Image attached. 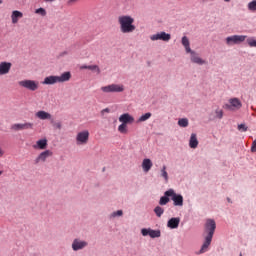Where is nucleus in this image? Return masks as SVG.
<instances>
[{"mask_svg": "<svg viewBox=\"0 0 256 256\" xmlns=\"http://www.w3.org/2000/svg\"><path fill=\"white\" fill-rule=\"evenodd\" d=\"M80 69H89V66H87V65H82V66H80Z\"/></svg>", "mask_w": 256, "mask_h": 256, "instance_id": "nucleus-44", "label": "nucleus"}, {"mask_svg": "<svg viewBox=\"0 0 256 256\" xmlns=\"http://www.w3.org/2000/svg\"><path fill=\"white\" fill-rule=\"evenodd\" d=\"M215 229H217L215 220L208 219L205 223V233H207V235L204 243L201 246L200 253H205V251L209 249V245H211V241H213V235H215Z\"/></svg>", "mask_w": 256, "mask_h": 256, "instance_id": "nucleus-1", "label": "nucleus"}, {"mask_svg": "<svg viewBox=\"0 0 256 256\" xmlns=\"http://www.w3.org/2000/svg\"><path fill=\"white\" fill-rule=\"evenodd\" d=\"M226 3H229V1H231V0H224Z\"/></svg>", "mask_w": 256, "mask_h": 256, "instance_id": "nucleus-50", "label": "nucleus"}, {"mask_svg": "<svg viewBox=\"0 0 256 256\" xmlns=\"http://www.w3.org/2000/svg\"><path fill=\"white\" fill-rule=\"evenodd\" d=\"M239 256H243V254H240Z\"/></svg>", "mask_w": 256, "mask_h": 256, "instance_id": "nucleus-51", "label": "nucleus"}, {"mask_svg": "<svg viewBox=\"0 0 256 256\" xmlns=\"http://www.w3.org/2000/svg\"><path fill=\"white\" fill-rule=\"evenodd\" d=\"M20 87H24V89H28V91H37L39 89V82L35 80H22L18 82Z\"/></svg>", "mask_w": 256, "mask_h": 256, "instance_id": "nucleus-4", "label": "nucleus"}, {"mask_svg": "<svg viewBox=\"0 0 256 256\" xmlns=\"http://www.w3.org/2000/svg\"><path fill=\"white\" fill-rule=\"evenodd\" d=\"M229 104L225 105L226 109H231V107H235L236 109H241V107H243V104H241V100H239V98H231L229 100Z\"/></svg>", "mask_w": 256, "mask_h": 256, "instance_id": "nucleus-15", "label": "nucleus"}, {"mask_svg": "<svg viewBox=\"0 0 256 256\" xmlns=\"http://www.w3.org/2000/svg\"><path fill=\"white\" fill-rule=\"evenodd\" d=\"M77 145H87L89 143V132L87 130L79 132L76 136Z\"/></svg>", "mask_w": 256, "mask_h": 256, "instance_id": "nucleus-7", "label": "nucleus"}, {"mask_svg": "<svg viewBox=\"0 0 256 256\" xmlns=\"http://www.w3.org/2000/svg\"><path fill=\"white\" fill-rule=\"evenodd\" d=\"M45 1V3H53V1H55V0H44Z\"/></svg>", "mask_w": 256, "mask_h": 256, "instance_id": "nucleus-46", "label": "nucleus"}, {"mask_svg": "<svg viewBox=\"0 0 256 256\" xmlns=\"http://www.w3.org/2000/svg\"><path fill=\"white\" fill-rule=\"evenodd\" d=\"M228 203H231V198H227Z\"/></svg>", "mask_w": 256, "mask_h": 256, "instance_id": "nucleus-47", "label": "nucleus"}, {"mask_svg": "<svg viewBox=\"0 0 256 256\" xmlns=\"http://www.w3.org/2000/svg\"><path fill=\"white\" fill-rule=\"evenodd\" d=\"M248 129L249 127L244 123L238 125V131H241V133H245Z\"/></svg>", "mask_w": 256, "mask_h": 256, "instance_id": "nucleus-37", "label": "nucleus"}, {"mask_svg": "<svg viewBox=\"0 0 256 256\" xmlns=\"http://www.w3.org/2000/svg\"><path fill=\"white\" fill-rule=\"evenodd\" d=\"M154 213L156 216L161 217L163 213H165V209H163L161 206H156L154 208Z\"/></svg>", "mask_w": 256, "mask_h": 256, "instance_id": "nucleus-31", "label": "nucleus"}, {"mask_svg": "<svg viewBox=\"0 0 256 256\" xmlns=\"http://www.w3.org/2000/svg\"><path fill=\"white\" fill-rule=\"evenodd\" d=\"M190 53V61L195 63L196 65H207V61L203 60V58L199 57V54L193 50Z\"/></svg>", "mask_w": 256, "mask_h": 256, "instance_id": "nucleus-12", "label": "nucleus"}, {"mask_svg": "<svg viewBox=\"0 0 256 256\" xmlns=\"http://www.w3.org/2000/svg\"><path fill=\"white\" fill-rule=\"evenodd\" d=\"M245 39H247V36H245V35H233V36L226 38V44L229 46L239 45V44L243 43V41H245Z\"/></svg>", "mask_w": 256, "mask_h": 256, "instance_id": "nucleus-5", "label": "nucleus"}, {"mask_svg": "<svg viewBox=\"0 0 256 256\" xmlns=\"http://www.w3.org/2000/svg\"><path fill=\"white\" fill-rule=\"evenodd\" d=\"M182 45L185 48L186 53H190L191 51H193L191 49V43L189 42V38L187 36L182 37Z\"/></svg>", "mask_w": 256, "mask_h": 256, "instance_id": "nucleus-26", "label": "nucleus"}, {"mask_svg": "<svg viewBox=\"0 0 256 256\" xmlns=\"http://www.w3.org/2000/svg\"><path fill=\"white\" fill-rule=\"evenodd\" d=\"M111 217L115 218V217H123V210H118L115 211L111 214Z\"/></svg>", "mask_w": 256, "mask_h": 256, "instance_id": "nucleus-38", "label": "nucleus"}, {"mask_svg": "<svg viewBox=\"0 0 256 256\" xmlns=\"http://www.w3.org/2000/svg\"><path fill=\"white\" fill-rule=\"evenodd\" d=\"M11 19H12L13 25L19 23V19H23V12L19 10L12 11Z\"/></svg>", "mask_w": 256, "mask_h": 256, "instance_id": "nucleus-19", "label": "nucleus"}, {"mask_svg": "<svg viewBox=\"0 0 256 256\" xmlns=\"http://www.w3.org/2000/svg\"><path fill=\"white\" fill-rule=\"evenodd\" d=\"M101 91H103V93H123L125 91V87L119 84H111L101 87Z\"/></svg>", "mask_w": 256, "mask_h": 256, "instance_id": "nucleus-3", "label": "nucleus"}, {"mask_svg": "<svg viewBox=\"0 0 256 256\" xmlns=\"http://www.w3.org/2000/svg\"><path fill=\"white\" fill-rule=\"evenodd\" d=\"M36 15H41L42 17H45L47 15V10L45 8H38L35 10Z\"/></svg>", "mask_w": 256, "mask_h": 256, "instance_id": "nucleus-33", "label": "nucleus"}, {"mask_svg": "<svg viewBox=\"0 0 256 256\" xmlns=\"http://www.w3.org/2000/svg\"><path fill=\"white\" fill-rule=\"evenodd\" d=\"M10 129H11V131H15V132L33 129V123H31V122L16 123V124L11 125Z\"/></svg>", "mask_w": 256, "mask_h": 256, "instance_id": "nucleus-6", "label": "nucleus"}, {"mask_svg": "<svg viewBox=\"0 0 256 256\" xmlns=\"http://www.w3.org/2000/svg\"><path fill=\"white\" fill-rule=\"evenodd\" d=\"M35 117H37V119H41L42 121H51L53 119V116L51 115V113L49 112H45L43 110L38 111L35 114Z\"/></svg>", "mask_w": 256, "mask_h": 256, "instance_id": "nucleus-16", "label": "nucleus"}, {"mask_svg": "<svg viewBox=\"0 0 256 256\" xmlns=\"http://www.w3.org/2000/svg\"><path fill=\"white\" fill-rule=\"evenodd\" d=\"M248 10L252 12L256 11V0L248 3Z\"/></svg>", "mask_w": 256, "mask_h": 256, "instance_id": "nucleus-35", "label": "nucleus"}, {"mask_svg": "<svg viewBox=\"0 0 256 256\" xmlns=\"http://www.w3.org/2000/svg\"><path fill=\"white\" fill-rule=\"evenodd\" d=\"M65 55H69V52L68 51L60 52L58 55V59H61V57H65Z\"/></svg>", "mask_w": 256, "mask_h": 256, "instance_id": "nucleus-40", "label": "nucleus"}, {"mask_svg": "<svg viewBox=\"0 0 256 256\" xmlns=\"http://www.w3.org/2000/svg\"><path fill=\"white\" fill-rule=\"evenodd\" d=\"M118 131L119 133H123V134H126L127 133V124H120L119 127H118Z\"/></svg>", "mask_w": 256, "mask_h": 256, "instance_id": "nucleus-36", "label": "nucleus"}, {"mask_svg": "<svg viewBox=\"0 0 256 256\" xmlns=\"http://www.w3.org/2000/svg\"><path fill=\"white\" fill-rule=\"evenodd\" d=\"M50 123L55 129H61L63 127L61 122H55L53 118L50 120Z\"/></svg>", "mask_w": 256, "mask_h": 256, "instance_id": "nucleus-34", "label": "nucleus"}, {"mask_svg": "<svg viewBox=\"0 0 256 256\" xmlns=\"http://www.w3.org/2000/svg\"><path fill=\"white\" fill-rule=\"evenodd\" d=\"M89 243L87 241L81 240L79 238H76L72 242V249L73 251H81V249H85Z\"/></svg>", "mask_w": 256, "mask_h": 256, "instance_id": "nucleus-13", "label": "nucleus"}, {"mask_svg": "<svg viewBox=\"0 0 256 256\" xmlns=\"http://www.w3.org/2000/svg\"><path fill=\"white\" fill-rule=\"evenodd\" d=\"M151 167H153V162L149 158H145L142 161V169L144 173H149L151 171Z\"/></svg>", "mask_w": 256, "mask_h": 256, "instance_id": "nucleus-20", "label": "nucleus"}, {"mask_svg": "<svg viewBox=\"0 0 256 256\" xmlns=\"http://www.w3.org/2000/svg\"><path fill=\"white\" fill-rule=\"evenodd\" d=\"M89 71H95L98 75L101 73V68L98 65H88Z\"/></svg>", "mask_w": 256, "mask_h": 256, "instance_id": "nucleus-32", "label": "nucleus"}, {"mask_svg": "<svg viewBox=\"0 0 256 256\" xmlns=\"http://www.w3.org/2000/svg\"><path fill=\"white\" fill-rule=\"evenodd\" d=\"M209 119H210V121H215V119H223V110L217 108L215 110V115L210 114Z\"/></svg>", "mask_w": 256, "mask_h": 256, "instance_id": "nucleus-27", "label": "nucleus"}, {"mask_svg": "<svg viewBox=\"0 0 256 256\" xmlns=\"http://www.w3.org/2000/svg\"><path fill=\"white\" fill-rule=\"evenodd\" d=\"M53 156V152L51 150H45L38 155V157L34 160L35 165H39V163H45L49 157Z\"/></svg>", "mask_w": 256, "mask_h": 256, "instance_id": "nucleus-10", "label": "nucleus"}, {"mask_svg": "<svg viewBox=\"0 0 256 256\" xmlns=\"http://www.w3.org/2000/svg\"><path fill=\"white\" fill-rule=\"evenodd\" d=\"M247 42H248V45L250 46V47H256V40H247Z\"/></svg>", "mask_w": 256, "mask_h": 256, "instance_id": "nucleus-39", "label": "nucleus"}, {"mask_svg": "<svg viewBox=\"0 0 256 256\" xmlns=\"http://www.w3.org/2000/svg\"><path fill=\"white\" fill-rule=\"evenodd\" d=\"M141 234L143 235V237H147V235H149V237H151V239H157V238L161 237V230H153L151 228H143L141 230Z\"/></svg>", "mask_w": 256, "mask_h": 256, "instance_id": "nucleus-8", "label": "nucleus"}, {"mask_svg": "<svg viewBox=\"0 0 256 256\" xmlns=\"http://www.w3.org/2000/svg\"><path fill=\"white\" fill-rule=\"evenodd\" d=\"M4 154L5 152H3V149L0 148V157H3Z\"/></svg>", "mask_w": 256, "mask_h": 256, "instance_id": "nucleus-45", "label": "nucleus"}, {"mask_svg": "<svg viewBox=\"0 0 256 256\" xmlns=\"http://www.w3.org/2000/svg\"><path fill=\"white\" fill-rule=\"evenodd\" d=\"M105 113H111V109L105 108V109L101 110V112H100V114L102 115V117H103V115H105Z\"/></svg>", "mask_w": 256, "mask_h": 256, "instance_id": "nucleus-41", "label": "nucleus"}, {"mask_svg": "<svg viewBox=\"0 0 256 256\" xmlns=\"http://www.w3.org/2000/svg\"><path fill=\"white\" fill-rule=\"evenodd\" d=\"M71 80V72L67 71L58 76V83H67Z\"/></svg>", "mask_w": 256, "mask_h": 256, "instance_id": "nucleus-24", "label": "nucleus"}, {"mask_svg": "<svg viewBox=\"0 0 256 256\" xmlns=\"http://www.w3.org/2000/svg\"><path fill=\"white\" fill-rule=\"evenodd\" d=\"M199 146V140H197V134L192 133L189 140V147L191 149H197Z\"/></svg>", "mask_w": 256, "mask_h": 256, "instance_id": "nucleus-22", "label": "nucleus"}, {"mask_svg": "<svg viewBox=\"0 0 256 256\" xmlns=\"http://www.w3.org/2000/svg\"><path fill=\"white\" fill-rule=\"evenodd\" d=\"M251 152L255 153L256 152V139L253 141L252 143V147H251Z\"/></svg>", "mask_w": 256, "mask_h": 256, "instance_id": "nucleus-42", "label": "nucleus"}, {"mask_svg": "<svg viewBox=\"0 0 256 256\" xmlns=\"http://www.w3.org/2000/svg\"><path fill=\"white\" fill-rule=\"evenodd\" d=\"M171 195H173L171 193V189L167 190L166 192H164V196H162L159 200V205H167V203H169V201H171V199L169 197H171Z\"/></svg>", "mask_w": 256, "mask_h": 256, "instance_id": "nucleus-21", "label": "nucleus"}, {"mask_svg": "<svg viewBox=\"0 0 256 256\" xmlns=\"http://www.w3.org/2000/svg\"><path fill=\"white\" fill-rule=\"evenodd\" d=\"M151 41H171V34L167 32H159L150 36Z\"/></svg>", "mask_w": 256, "mask_h": 256, "instance_id": "nucleus-9", "label": "nucleus"}, {"mask_svg": "<svg viewBox=\"0 0 256 256\" xmlns=\"http://www.w3.org/2000/svg\"><path fill=\"white\" fill-rule=\"evenodd\" d=\"M118 23L120 25L121 33H133L137 27L133 23H135V19L129 15H123L118 17Z\"/></svg>", "mask_w": 256, "mask_h": 256, "instance_id": "nucleus-2", "label": "nucleus"}, {"mask_svg": "<svg viewBox=\"0 0 256 256\" xmlns=\"http://www.w3.org/2000/svg\"><path fill=\"white\" fill-rule=\"evenodd\" d=\"M13 64L11 62H1L0 63V75H7L11 71Z\"/></svg>", "mask_w": 256, "mask_h": 256, "instance_id": "nucleus-17", "label": "nucleus"}, {"mask_svg": "<svg viewBox=\"0 0 256 256\" xmlns=\"http://www.w3.org/2000/svg\"><path fill=\"white\" fill-rule=\"evenodd\" d=\"M77 1H79V0H68V1H67V5H68L69 7H71V5L77 3Z\"/></svg>", "mask_w": 256, "mask_h": 256, "instance_id": "nucleus-43", "label": "nucleus"}, {"mask_svg": "<svg viewBox=\"0 0 256 256\" xmlns=\"http://www.w3.org/2000/svg\"><path fill=\"white\" fill-rule=\"evenodd\" d=\"M179 223H181V218L174 217L168 220L167 227L169 229H177V227H179Z\"/></svg>", "mask_w": 256, "mask_h": 256, "instance_id": "nucleus-18", "label": "nucleus"}, {"mask_svg": "<svg viewBox=\"0 0 256 256\" xmlns=\"http://www.w3.org/2000/svg\"><path fill=\"white\" fill-rule=\"evenodd\" d=\"M55 83H59L58 76H48L42 82L43 85H55Z\"/></svg>", "mask_w": 256, "mask_h": 256, "instance_id": "nucleus-23", "label": "nucleus"}, {"mask_svg": "<svg viewBox=\"0 0 256 256\" xmlns=\"http://www.w3.org/2000/svg\"><path fill=\"white\" fill-rule=\"evenodd\" d=\"M152 115L153 114H151V112L145 113L144 115L139 117L136 123H143L145 121H148V119H151Z\"/></svg>", "mask_w": 256, "mask_h": 256, "instance_id": "nucleus-29", "label": "nucleus"}, {"mask_svg": "<svg viewBox=\"0 0 256 256\" xmlns=\"http://www.w3.org/2000/svg\"><path fill=\"white\" fill-rule=\"evenodd\" d=\"M0 5H3V0H0Z\"/></svg>", "mask_w": 256, "mask_h": 256, "instance_id": "nucleus-48", "label": "nucleus"}, {"mask_svg": "<svg viewBox=\"0 0 256 256\" xmlns=\"http://www.w3.org/2000/svg\"><path fill=\"white\" fill-rule=\"evenodd\" d=\"M179 127H189V119L187 118H180L178 120Z\"/></svg>", "mask_w": 256, "mask_h": 256, "instance_id": "nucleus-30", "label": "nucleus"}, {"mask_svg": "<svg viewBox=\"0 0 256 256\" xmlns=\"http://www.w3.org/2000/svg\"><path fill=\"white\" fill-rule=\"evenodd\" d=\"M3 174V170H0V176Z\"/></svg>", "mask_w": 256, "mask_h": 256, "instance_id": "nucleus-49", "label": "nucleus"}, {"mask_svg": "<svg viewBox=\"0 0 256 256\" xmlns=\"http://www.w3.org/2000/svg\"><path fill=\"white\" fill-rule=\"evenodd\" d=\"M47 145V138H43L36 142V145H34V149H47Z\"/></svg>", "mask_w": 256, "mask_h": 256, "instance_id": "nucleus-25", "label": "nucleus"}, {"mask_svg": "<svg viewBox=\"0 0 256 256\" xmlns=\"http://www.w3.org/2000/svg\"><path fill=\"white\" fill-rule=\"evenodd\" d=\"M160 177L164 178L165 183H169V174L167 173V166L163 165L160 170Z\"/></svg>", "mask_w": 256, "mask_h": 256, "instance_id": "nucleus-28", "label": "nucleus"}, {"mask_svg": "<svg viewBox=\"0 0 256 256\" xmlns=\"http://www.w3.org/2000/svg\"><path fill=\"white\" fill-rule=\"evenodd\" d=\"M119 122L125 125H131V123H135V118L129 113H124L119 117Z\"/></svg>", "mask_w": 256, "mask_h": 256, "instance_id": "nucleus-14", "label": "nucleus"}, {"mask_svg": "<svg viewBox=\"0 0 256 256\" xmlns=\"http://www.w3.org/2000/svg\"><path fill=\"white\" fill-rule=\"evenodd\" d=\"M170 193L173 205H175V207H183V196L181 194L175 193V190L173 189H170Z\"/></svg>", "mask_w": 256, "mask_h": 256, "instance_id": "nucleus-11", "label": "nucleus"}]
</instances>
